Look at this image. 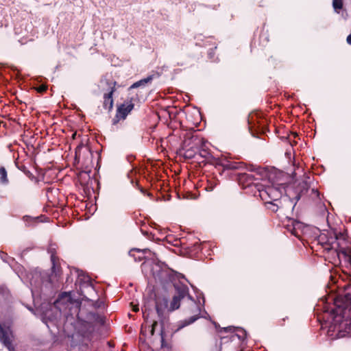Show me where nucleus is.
I'll use <instances>...</instances> for the list:
<instances>
[{
	"label": "nucleus",
	"mask_w": 351,
	"mask_h": 351,
	"mask_svg": "<svg viewBox=\"0 0 351 351\" xmlns=\"http://www.w3.org/2000/svg\"><path fill=\"white\" fill-rule=\"evenodd\" d=\"M349 297V295H347ZM350 298H335L334 301L335 309L326 308L325 311L328 313L327 319H332L328 326V335L331 339L343 338L351 334V315H349L348 308L345 306Z\"/></svg>",
	"instance_id": "1"
},
{
	"label": "nucleus",
	"mask_w": 351,
	"mask_h": 351,
	"mask_svg": "<svg viewBox=\"0 0 351 351\" xmlns=\"http://www.w3.org/2000/svg\"><path fill=\"white\" fill-rule=\"evenodd\" d=\"M129 255L133 256L135 261H141L143 258H147L149 256L152 263L146 261L142 265V271L147 272L149 270V274L155 279L162 284L172 282L174 278L173 271L169 268L167 265L158 261L155 253H152L149 249L141 250L139 249H132L129 252Z\"/></svg>",
	"instance_id": "2"
},
{
	"label": "nucleus",
	"mask_w": 351,
	"mask_h": 351,
	"mask_svg": "<svg viewBox=\"0 0 351 351\" xmlns=\"http://www.w3.org/2000/svg\"><path fill=\"white\" fill-rule=\"evenodd\" d=\"M174 287L176 291V293L173 298L169 310L170 311H173L176 309H178L180 307L181 300L186 299L191 303L193 308H194V309L192 310V312L196 313L195 315L191 316L189 319L181 321L179 323L177 329L178 330H179L184 328L185 326H187L193 324L200 317H205L204 314L200 315L202 311L201 306H204L205 300L202 293L200 296H197L198 302L194 300L189 294V289L187 286L184 285H182L181 283H175Z\"/></svg>",
	"instance_id": "3"
},
{
	"label": "nucleus",
	"mask_w": 351,
	"mask_h": 351,
	"mask_svg": "<svg viewBox=\"0 0 351 351\" xmlns=\"http://www.w3.org/2000/svg\"><path fill=\"white\" fill-rule=\"evenodd\" d=\"M341 240H344L343 234L332 232L330 233L327 243L330 245L331 248L335 249L339 260L345 262L348 270L347 272L349 274V282L344 285L345 293L343 295H339L337 298H348L347 295H349L350 300H349L348 302H346L345 306L348 308L349 315H351V247H342L340 243Z\"/></svg>",
	"instance_id": "4"
},
{
	"label": "nucleus",
	"mask_w": 351,
	"mask_h": 351,
	"mask_svg": "<svg viewBox=\"0 0 351 351\" xmlns=\"http://www.w3.org/2000/svg\"><path fill=\"white\" fill-rule=\"evenodd\" d=\"M53 249L51 247L49 250V252L51 253L52 274L49 275L47 272L40 273L34 271L27 274V276L33 297H34L36 294H39L40 292H43L45 290L56 287L53 280L58 275H59V269L57 267V258L53 253Z\"/></svg>",
	"instance_id": "5"
},
{
	"label": "nucleus",
	"mask_w": 351,
	"mask_h": 351,
	"mask_svg": "<svg viewBox=\"0 0 351 351\" xmlns=\"http://www.w3.org/2000/svg\"><path fill=\"white\" fill-rule=\"evenodd\" d=\"M268 174H271V179L267 178L271 185L262 184L260 186L257 185V190L263 200L278 202L283 193L286 192L284 183L280 182L278 180H274L273 173L268 172Z\"/></svg>",
	"instance_id": "6"
},
{
	"label": "nucleus",
	"mask_w": 351,
	"mask_h": 351,
	"mask_svg": "<svg viewBox=\"0 0 351 351\" xmlns=\"http://www.w3.org/2000/svg\"><path fill=\"white\" fill-rule=\"evenodd\" d=\"M250 170L254 171V173H241L237 175L238 182L239 184L242 185L243 187H247L252 184H254L257 188V185L260 186V184L255 182L256 181H265L266 178L271 179V174H268V171L265 168L258 167L253 169L251 168Z\"/></svg>",
	"instance_id": "7"
},
{
	"label": "nucleus",
	"mask_w": 351,
	"mask_h": 351,
	"mask_svg": "<svg viewBox=\"0 0 351 351\" xmlns=\"http://www.w3.org/2000/svg\"><path fill=\"white\" fill-rule=\"evenodd\" d=\"M71 304V296L66 293H61L58 298L55 300L53 305L51 306V309H55V313L52 316L49 314V312L45 313V318L47 317L51 322L56 320L66 309Z\"/></svg>",
	"instance_id": "8"
},
{
	"label": "nucleus",
	"mask_w": 351,
	"mask_h": 351,
	"mask_svg": "<svg viewBox=\"0 0 351 351\" xmlns=\"http://www.w3.org/2000/svg\"><path fill=\"white\" fill-rule=\"evenodd\" d=\"M156 310L160 322L159 332L161 337L162 346L164 345V325L167 319V313L170 311L168 307V300L165 297H157L155 302Z\"/></svg>",
	"instance_id": "9"
},
{
	"label": "nucleus",
	"mask_w": 351,
	"mask_h": 351,
	"mask_svg": "<svg viewBox=\"0 0 351 351\" xmlns=\"http://www.w3.org/2000/svg\"><path fill=\"white\" fill-rule=\"evenodd\" d=\"M77 279L76 284L79 285L78 293L82 295L85 300H88V298L86 294L90 295L95 293V288L93 285L90 278L86 275L82 271H77Z\"/></svg>",
	"instance_id": "10"
},
{
	"label": "nucleus",
	"mask_w": 351,
	"mask_h": 351,
	"mask_svg": "<svg viewBox=\"0 0 351 351\" xmlns=\"http://www.w3.org/2000/svg\"><path fill=\"white\" fill-rule=\"evenodd\" d=\"M224 332H230L227 336L221 337V343H226L228 341H243L246 337V331L242 328L234 327H226L223 328Z\"/></svg>",
	"instance_id": "11"
},
{
	"label": "nucleus",
	"mask_w": 351,
	"mask_h": 351,
	"mask_svg": "<svg viewBox=\"0 0 351 351\" xmlns=\"http://www.w3.org/2000/svg\"><path fill=\"white\" fill-rule=\"evenodd\" d=\"M13 338L10 326L5 324H0V341L8 348L9 351H15L12 345Z\"/></svg>",
	"instance_id": "12"
},
{
	"label": "nucleus",
	"mask_w": 351,
	"mask_h": 351,
	"mask_svg": "<svg viewBox=\"0 0 351 351\" xmlns=\"http://www.w3.org/2000/svg\"><path fill=\"white\" fill-rule=\"evenodd\" d=\"M133 108L134 104L131 101L121 104L117 109L116 116L113 119V124H116L121 119L124 120Z\"/></svg>",
	"instance_id": "13"
},
{
	"label": "nucleus",
	"mask_w": 351,
	"mask_h": 351,
	"mask_svg": "<svg viewBox=\"0 0 351 351\" xmlns=\"http://www.w3.org/2000/svg\"><path fill=\"white\" fill-rule=\"evenodd\" d=\"M219 166L222 167L223 171L243 169L245 168L244 163L232 161L227 158L221 159L219 162Z\"/></svg>",
	"instance_id": "14"
},
{
	"label": "nucleus",
	"mask_w": 351,
	"mask_h": 351,
	"mask_svg": "<svg viewBox=\"0 0 351 351\" xmlns=\"http://www.w3.org/2000/svg\"><path fill=\"white\" fill-rule=\"evenodd\" d=\"M309 189V184L307 180H303L302 182H300L296 189V196L295 199L297 200H299L300 199V197L302 194L306 193Z\"/></svg>",
	"instance_id": "15"
},
{
	"label": "nucleus",
	"mask_w": 351,
	"mask_h": 351,
	"mask_svg": "<svg viewBox=\"0 0 351 351\" xmlns=\"http://www.w3.org/2000/svg\"><path fill=\"white\" fill-rule=\"evenodd\" d=\"M114 91V88H111L110 91L108 93L104 94V107L106 109H111L113 106L112 93Z\"/></svg>",
	"instance_id": "16"
},
{
	"label": "nucleus",
	"mask_w": 351,
	"mask_h": 351,
	"mask_svg": "<svg viewBox=\"0 0 351 351\" xmlns=\"http://www.w3.org/2000/svg\"><path fill=\"white\" fill-rule=\"evenodd\" d=\"M153 80V75H149L147 77L142 79L134 83L130 87V89L136 88L138 87H144L147 84L151 82Z\"/></svg>",
	"instance_id": "17"
},
{
	"label": "nucleus",
	"mask_w": 351,
	"mask_h": 351,
	"mask_svg": "<svg viewBox=\"0 0 351 351\" xmlns=\"http://www.w3.org/2000/svg\"><path fill=\"white\" fill-rule=\"evenodd\" d=\"M0 182L2 184H6L8 183L7 177V171L4 167L0 168Z\"/></svg>",
	"instance_id": "18"
},
{
	"label": "nucleus",
	"mask_w": 351,
	"mask_h": 351,
	"mask_svg": "<svg viewBox=\"0 0 351 351\" xmlns=\"http://www.w3.org/2000/svg\"><path fill=\"white\" fill-rule=\"evenodd\" d=\"M332 7L335 12L339 13L343 8V0H332Z\"/></svg>",
	"instance_id": "19"
},
{
	"label": "nucleus",
	"mask_w": 351,
	"mask_h": 351,
	"mask_svg": "<svg viewBox=\"0 0 351 351\" xmlns=\"http://www.w3.org/2000/svg\"><path fill=\"white\" fill-rule=\"evenodd\" d=\"M274 201H267L266 203L269 204L268 208L272 210L273 212H276L278 209V205L277 204L273 203Z\"/></svg>",
	"instance_id": "20"
},
{
	"label": "nucleus",
	"mask_w": 351,
	"mask_h": 351,
	"mask_svg": "<svg viewBox=\"0 0 351 351\" xmlns=\"http://www.w3.org/2000/svg\"><path fill=\"white\" fill-rule=\"evenodd\" d=\"M23 221L26 223V225L29 226L31 222L36 220V219H33L29 216H24L23 217Z\"/></svg>",
	"instance_id": "21"
},
{
	"label": "nucleus",
	"mask_w": 351,
	"mask_h": 351,
	"mask_svg": "<svg viewBox=\"0 0 351 351\" xmlns=\"http://www.w3.org/2000/svg\"><path fill=\"white\" fill-rule=\"evenodd\" d=\"M158 327V322L154 321L152 325V330L151 333L153 335L154 332L157 330V328Z\"/></svg>",
	"instance_id": "22"
},
{
	"label": "nucleus",
	"mask_w": 351,
	"mask_h": 351,
	"mask_svg": "<svg viewBox=\"0 0 351 351\" xmlns=\"http://www.w3.org/2000/svg\"><path fill=\"white\" fill-rule=\"evenodd\" d=\"M208 154H209V153L208 152V151L204 149H202L199 152V155L203 158H206Z\"/></svg>",
	"instance_id": "23"
},
{
	"label": "nucleus",
	"mask_w": 351,
	"mask_h": 351,
	"mask_svg": "<svg viewBox=\"0 0 351 351\" xmlns=\"http://www.w3.org/2000/svg\"><path fill=\"white\" fill-rule=\"evenodd\" d=\"M26 176H27L28 177H31L32 176V173L27 169H26V168L24 167L23 169H21Z\"/></svg>",
	"instance_id": "24"
},
{
	"label": "nucleus",
	"mask_w": 351,
	"mask_h": 351,
	"mask_svg": "<svg viewBox=\"0 0 351 351\" xmlns=\"http://www.w3.org/2000/svg\"><path fill=\"white\" fill-rule=\"evenodd\" d=\"M184 154H185V156L187 157V158H191L193 157L192 152L191 151H189V150L186 151Z\"/></svg>",
	"instance_id": "25"
},
{
	"label": "nucleus",
	"mask_w": 351,
	"mask_h": 351,
	"mask_svg": "<svg viewBox=\"0 0 351 351\" xmlns=\"http://www.w3.org/2000/svg\"><path fill=\"white\" fill-rule=\"evenodd\" d=\"M142 310H143V317L145 318H147V316L149 315V313H147V308H146V306H145V308H143Z\"/></svg>",
	"instance_id": "26"
},
{
	"label": "nucleus",
	"mask_w": 351,
	"mask_h": 351,
	"mask_svg": "<svg viewBox=\"0 0 351 351\" xmlns=\"http://www.w3.org/2000/svg\"><path fill=\"white\" fill-rule=\"evenodd\" d=\"M346 40L349 45H351V34L347 37Z\"/></svg>",
	"instance_id": "27"
},
{
	"label": "nucleus",
	"mask_w": 351,
	"mask_h": 351,
	"mask_svg": "<svg viewBox=\"0 0 351 351\" xmlns=\"http://www.w3.org/2000/svg\"><path fill=\"white\" fill-rule=\"evenodd\" d=\"M312 193H314L316 196L319 197V192L317 191V190L313 189Z\"/></svg>",
	"instance_id": "28"
},
{
	"label": "nucleus",
	"mask_w": 351,
	"mask_h": 351,
	"mask_svg": "<svg viewBox=\"0 0 351 351\" xmlns=\"http://www.w3.org/2000/svg\"><path fill=\"white\" fill-rule=\"evenodd\" d=\"M261 38H263V39H264V40H267V35H266V34H263L261 35Z\"/></svg>",
	"instance_id": "29"
},
{
	"label": "nucleus",
	"mask_w": 351,
	"mask_h": 351,
	"mask_svg": "<svg viewBox=\"0 0 351 351\" xmlns=\"http://www.w3.org/2000/svg\"><path fill=\"white\" fill-rule=\"evenodd\" d=\"M214 189V186H211L207 188V191H212Z\"/></svg>",
	"instance_id": "30"
},
{
	"label": "nucleus",
	"mask_w": 351,
	"mask_h": 351,
	"mask_svg": "<svg viewBox=\"0 0 351 351\" xmlns=\"http://www.w3.org/2000/svg\"><path fill=\"white\" fill-rule=\"evenodd\" d=\"M102 304H103L102 302H97V307H101Z\"/></svg>",
	"instance_id": "31"
},
{
	"label": "nucleus",
	"mask_w": 351,
	"mask_h": 351,
	"mask_svg": "<svg viewBox=\"0 0 351 351\" xmlns=\"http://www.w3.org/2000/svg\"><path fill=\"white\" fill-rule=\"evenodd\" d=\"M133 311L136 312V311H138V307H134Z\"/></svg>",
	"instance_id": "32"
},
{
	"label": "nucleus",
	"mask_w": 351,
	"mask_h": 351,
	"mask_svg": "<svg viewBox=\"0 0 351 351\" xmlns=\"http://www.w3.org/2000/svg\"><path fill=\"white\" fill-rule=\"evenodd\" d=\"M41 90H45V88H42Z\"/></svg>",
	"instance_id": "33"
},
{
	"label": "nucleus",
	"mask_w": 351,
	"mask_h": 351,
	"mask_svg": "<svg viewBox=\"0 0 351 351\" xmlns=\"http://www.w3.org/2000/svg\"><path fill=\"white\" fill-rule=\"evenodd\" d=\"M204 314L207 315V312L204 311Z\"/></svg>",
	"instance_id": "34"
}]
</instances>
